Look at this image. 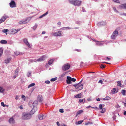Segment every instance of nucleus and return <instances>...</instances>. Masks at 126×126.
<instances>
[{"label": "nucleus", "mask_w": 126, "mask_h": 126, "mask_svg": "<svg viewBox=\"0 0 126 126\" xmlns=\"http://www.w3.org/2000/svg\"><path fill=\"white\" fill-rule=\"evenodd\" d=\"M69 3L75 6L79 7L81 4L82 1L78 0H69Z\"/></svg>", "instance_id": "nucleus-1"}, {"label": "nucleus", "mask_w": 126, "mask_h": 126, "mask_svg": "<svg viewBox=\"0 0 126 126\" xmlns=\"http://www.w3.org/2000/svg\"><path fill=\"white\" fill-rule=\"evenodd\" d=\"M31 114L27 113L24 112L22 114V118L23 119L27 120L30 119L31 118Z\"/></svg>", "instance_id": "nucleus-2"}, {"label": "nucleus", "mask_w": 126, "mask_h": 126, "mask_svg": "<svg viewBox=\"0 0 126 126\" xmlns=\"http://www.w3.org/2000/svg\"><path fill=\"white\" fill-rule=\"evenodd\" d=\"M70 65L69 63L64 64L62 67V70L63 71H66L70 68Z\"/></svg>", "instance_id": "nucleus-3"}, {"label": "nucleus", "mask_w": 126, "mask_h": 126, "mask_svg": "<svg viewBox=\"0 0 126 126\" xmlns=\"http://www.w3.org/2000/svg\"><path fill=\"white\" fill-rule=\"evenodd\" d=\"M118 34L117 31L115 30L113 32L112 35L111 36V38L113 39H115Z\"/></svg>", "instance_id": "nucleus-4"}, {"label": "nucleus", "mask_w": 126, "mask_h": 126, "mask_svg": "<svg viewBox=\"0 0 126 126\" xmlns=\"http://www.w3.org/2000/svg\"><path fill=\"white\" fill-rule=\"evenodd\" d=\"M46 59V56H43L42 57L37 60H34L33 61H31L32 62H36V61L39 62L44 60Z\"/></svg>", "instance_id": "nucleus-5"}, {"label": "nucleus", "mask_w": 126, "mask_h": 126, "mask_svg": "<svg viewBox=\"0 0 126 126\" xmlns=\"http://www.w3.org/2000/svg\"><path fill=\"white\" fill-rule=\"evenodd\" d=\"M53 35L55 36H62L61 32V31L54 32L53 33Z\"/></svg>", "instance_id": "nucleus-6"}, {"label": "nucleus", "mask_w": 126, "mask_h": 126, "mask_svg": "<svg viewBox=\"0 0 126 126\" xmlns=\"http://www.w3.org/2000/svg\"><path fill=\"white\" fill-rule=\"evenodd\" d=\"M23 41L24 43L26 46H28L29 48L30 47V45L29 42H28V40L27 38H25L23 39Z\"/></svg>", "instance_id": "nucleus-7"}, {"label": "nucleus", "mask_w": 126, "mask_h": 126, "mask_svg": "<svg viewBox=\"0 0 126 126\" xmlns=\"http://www.w3.org/2000/svg\"><path fill=\"white\" fill-rule=\"evenodd\" d=\"M105 42L104 41L100 42L99 41H97L96 43V45L98 46H102L103 45Z\"/></svg>", "instance_id": "nucleus-8"}, {"label": "nucleus", "mask_w": 126, "mask_h": 126, "mask_svg": "<svg viewBox=\"0 0 126 126\" xmlns=\"http://www.w3.org/2000/svg\"><path fill=\"white\" fill-rule=\"evenodd\" d=\"M10 7L11 8L14 7H16V3L14 0L11 1L9 3Z\"/></svg>", "instance_id": "nucleus-9"}, {"label": "nucleus", "mask_w": 126, "mask_h": 126, "mask_svg": "<svg viewBox=\"0 0 126 126\" xmlns=\"http://www.w3.org/2000/svg\"><path fill=\"white\" fill-rule=\"evenodd\" d=\"M119 6L120 9H126V3L120 5Z\"/></svg>", "instance_id": "nucleus-10"}, {"label": "nucleus", "mask_w": 126, "mask_h": 126, "mask_svg": "<svg viewBox=\"0 0 126 126\" xmlns=\"http://www.w3.org/2000/svg\"><path fill=\"white\" fill-rule=\"evenodd\" d=\"M27 19L25 20H22L19 21V24H25L27 23Z\"/></svg>", "instance_id": "nucleus-11"}, {"label": "nucleus", "mask_w": 126, "mask_h": 126, "mask_svg": "<svg viewBox=\"0 0 126 126\" xmlns=\"http://www.w3.org/2000/svg\"><path fill=\"white\" fill-rule=\"evenodd\" d=\"M71 77L69 76H67V77L66 82L67 83L70 84L71 82Z\"/></svg>", "instance_id": "nucleus-12"}, {"label": "nucleus", "mask_w": 126, "mask_h": 126, "mask_svg": "<svg viewBox=\"0 0 126 126\" xmlns=\"http://www.w3.org/2000/svg\"><path fill=\"white\" fill-rule=\"evenodd\" d=\"M82 80V79L81 81L78 84H75L74 85V86L75 87L76 89H77L81 85V83Z\"/></svg>", "instance_id": "nucleus-13"}, {"label": "nucleus", "mask_w": 126, "mask_h": 126, "mask_svg": "<svg viewBox=\"0 0 126 126\" xmlns=\"http://www.w3.org/2000/svg\"><path fill=\"white\" fill-rule=\"evenodd\" d=\"M6 18V15L5 14H4V16H3L0 19L2 20V21L4 22Z\"/></svg>", "instance_id": "nucleus-14"}, {"label": "nucleus", "mask_w": 126, "mask_h": 126, "mask_svg": "<svg viewBox=\"0 0 126 126\" xmlns=\"http://www.w3.org/2000/svg\"><path fill=\"white\" fill-rule=\"evenodd\" d=\"M6 18V15L5 14H4V16H3L0 19L2 20V21L4 22Z\"/></svg>", "instance_id": "nucleus-15"}, {"label": "nucleus", "mask_w": 126, "mask_h": 126, "mask_svg": "<svg viewBox=\"0 0 126 126\" xmlns=\"http://www.w3.org/2000/svg\"><path fill=\"white\" fill-rule=\"evenodd\" d=\"M6 18V15L5 14H4V16H3L0 19L2 20V21L4 22Z\"/></svg>", "instance_id": "nucleus-16"}, {"label": "nucleus", "mask_w": 126, "mask_h": 126, "mask_svg": "<svg viewBox=\"0 0 126 126\" xmlns=\"http://www.w3.org/2000/svg\"><path fill=\"white\" fill-rule=\"evenodd\" d=\"M6 18V15L5 14H4V16H3L0 19L2 20V21L4 22Z\"/></svg>", "instance_id": "nucleus-17"}, {"label": "nucleus", "mask_w": 126, "mask_h": 126, "mask_svg": "<svg viewBox=\"0 0 126 126\" xmlns=\"http://www.w3.org/2000/svg\"><path fill=\"white\" fill-rule=\"evenodd\" d=\"M46 116L43 115H39L38 116L39 119L40 120H42L43 119L46 118Z\"/></svg>", "instance_id": "nucleus-18"}, {"label": "nucleus", "mask_w": 126, "mask_h": 126, "mask_svg": "<svg viewBox=\"0 0 126 126\" xmlns=\"http://www.w3.org/2000/svg\"><path fill=\"white\" fill-rule=\"evenodd\" d=\"M38 103V102L37 101H35L33 103L32 106H33V109L35 108L37 106Z\"/></svg>", "instance_id": "nucleus-19"}, {"label": "nucleus", "mask_w": 126, "mask_h": 126, "mask_svg": "<svg viewBox=\"0 0 126 126\" xmlns=\"http://www.w3.org/2000/svg\"><path fill=\"white\" fill-rule=\"evenodd\" d=\"M83 111L82 110H78L77 112L76 116V117H77L78 115L81 114L83 112Z\"/></svg>", "instance_id": "nucleus-20"}, {"label": "nucleus", "mask_w": 126, "mask_h": 126, "mask_svg": "<svg viewBox=\"0 0 126 126\" xmlns=\"http://www.w3.org/2000/svg\"><path fill=\"white\" fill-rule=\"evenodd\" d=\"M106 22L104 21H102V22H99L98 23V26L100 25H104L106 24Z\"/></svg>", "instance_id": "nucleus-21"}, {"label": "nucleus", "mask_w": 126, "mask_h": 126, "mask_svg": "<svg viewBox=\"0 0 126 126\" xmlns=\"http://www.w3.org/2000/svg\"><path fill=\"white\" fill-rule=\"evenodd\" d=\"M55 60L54 59H51L49 60L48 61V63L49 65H51L53 63V62Z\"/></svg>", "instance_id": "nucleus-22"}, {"label": "nucleus", "mask_w": 126, "mask_h": 126, "mask_svg": "<svg viewBox=\"0 0 126 126\" xmlns=\"http://www.w3.org/2000/svg\"><path fill=\"white\" fill-rule=\"evenodd\" d=\"M9 122L10 124H13L14 122V119L13 118H10L9 119Z\"/></svg>", "instance_id": "nucleus-23"}, {"label": "nucleus", "mask_w": 126, "mask_h": 126, "mask_svg": "<svg viewBox=\"0 0 126 126\" xmlns=\"http://www.w3.org/2000/svg\"><path fill=\"white\" fill-rule=\"evenodd\" d=\"M48 14V12H47L43 14L42 15H41L39 17V18H41L43 17L46 16Z\"/></svg>", "instance_id": "nucleus-24"}, {"label": "nucleus", "mask_w": 126, "mask_h": 126, "mask_svg": "<svg viewBox=\"0 0 126 126\" xmlns=\"http://www.w3.org/2000/svg\"><path fill=\"white\" fill-rule=\"evenodd\" d=\"M42 97V96L40 95H39L38 96V99L39 100L40 102H41L42 101L43 99Z\"/></svg>", "instance_id": "nucleus-25"}, {"label": "nucleus", "mask_w": 126, "mask_h": 126, "mask_svg": "<svg viewBox=\"0 0 126 126\" xmlns=\"http://www.w3.org/2000/svg\"><path fill=\"white\" fill-rule=\"evenodd\" d=\"M11 60V58H8L6 60H5V63L6 64L8 63Z\"/></svg>", "instance_id": "nucleus-26"}, {"label": "nucleus", "mask_w": 126, "mask_h": 126, "mask_svg": "<svg viewBox=\"0 0 126 126\" xmlns=\"http://www.w3.org/2000/svg\"><path fill=\"white\" fill-rule=\"evenodd\" d=\"M81 96V93H79L76 94L75 96V97L78 98H80Z\"/></svg>", "instance_id": "nucleus-27"}, {"label": "nucleus", "mask_w": 126, "mask_h": 126, "mask_svg": "<svg viewBox=\"0 0 126 126\" xmlns=\"http://www.w3.org/2000/svg\"><path fill=\"white\" fill-rule=\"evenodd\" d=\"M0 43L2 44H5L7 43V41L5 40H2L0 41Z\"/></svg>", "instance_id": "nucleus-28"}, {"label": "nucleus", "mask_w": 126, "mask_h": 126, "mask_svg": "<svg viewBox=\"0 0 126 126\" xmlns=\"http://www.w3.org/2000/svg\"><path fill=\"white\" fill-rule=\"evenodd\" d=\"M110 98H111L110 97L108 96H106L105 98H103V100H108L109 99H110Z\"/></svg>", "instance_id": "nucleus-29"}, {"label": "nucleus", "mask_w": 126, "mask_h": 126, "mask_svg": "<svg viewBox=\"0 0 126 126\" xmlns=\"http://www.w3.org/2000/svg\"><path fill=\"white\" fill-rule=\"evenodd\" d=\"M11 32L12 34H14L16 33L17 32V31H16V30L13 29L11 31Z\"/></svg>", "instance_id": "nucleus-30"}, {"label": "nucleus", "mask_w": 126, "mask_h": 126, "mask_svg": "<svg viewBox=\"0 0 126 126\" xmlns=\"http://www.w3.org/2000/svg\"><path fill=\"white\" fill-rule=\"evenodd\" d=\"M34 109H32V110L30 111V114H31V115L34 114L35 112L34 110Z\"/></svg>", "instance_id": "nucleus-31"}, {"label": "nucleus", "mask_w": 126, "mask_h": 126, "mask_svg": "<svg viewBox=\"0 0 126 126\" xmlns=\"http://www.w3.org/2000/svg\"><path fill=\"white\" fill-rule=\"evenodd\" d=\"M35 85V84L34 83H32L30 84L29 85L28 88H29L30 87L33 86H34Z\"/></svg>", "instance_id": "nucleus-32"}, {"label": "nucleus", "mask_w": 126, "mask_h": 126, "mask_svg": "<svg viewBox=\"0 0 126 126\" xmlns=\"http://www.w3.org/2000/svg\"><path fill=\"white\" fill-rule=\"evenodd\" d=\"M126 92V90H123L121 91V93L123 95H125V93Z\"/></svg>", "instance_id": "nucleus-33"}, {"label": "nucleus", "mask_w": 126, "mask_h": 126, "mask_svg": "<svg viewBox=\"0 0 126 126\" xmlns=\"http://www.w3.org/2000/svg\"><path fill=\"white\" fill-rule=\"evenodd\" d=\"M57 79V77L52 78L50 79V81H54L56 80Z\"/></svg>", "instance_id": "nucleus-34"}, {"label": "nucleus", "mask_w": 126, "mask_h": 126, "mask_svg": "<svg viewBox=\"0 0 126 126\" xmlns=\"http://www.w3.org/2000/svg\"><path fill=\"white\" fill-rule=\"evenodd\" d=\"M83 122V121L82 120H80L78 122H76V123L77 125H79L81 124Z\"/></svg>", "instance_id": "nucleus-35"}, {"label": "nucleus", "mask_w": 126, "mask_h": 126, "mask_svg": "<svg viewBox=\"0 0 126 126\" xmlns=\"http://www.w3.org/2000/svg\"><path fill=\"white\" fill-rule=\"evenodd\" d=\"M83 88V85L82 84H81V85L77 89L79 90L82 89Z\"/></svg>", "instance_id": "nucleus-36"}, {"label": "nucleus", "mask_w": 126, "mask_h": 126, "mask_svg": "<svg viewBox=\"0 0 126 126\" xmlns=\"http://www.w3.org/2000/svg\"><path fill=\"white\" fill-rule=\"evenodd\" d=\"M106 111V109L105 108H103L102 110L101 111V112L102 113H104Z\"/></svg>", "instance_id": "nucleus-37"}, {"label": "nucleus", "mask_w": 126, "mask_h": 126, "mask_svg": "<svg viewBox=\"0 0 126 126\" xmlns=\"http://www.w3.org/2000/svg\"><path fill=\"white\" fill-rule=\"evenodd\" d=\"M66 72L63 73L62 74H61L60 76V78H63L65 76V74L66 73Z\"/></svg>", "instance_id": "nucleus-38"}, {"label": "nucleus", "mask_w": 126, "mask_h": 126, "mask_svg": "<svg viewBox=\"0 0 126 126\" xmlns=\"http://www.w3.org/2000/svg\"><path fill=\"white\" fill-rule=\"evenodd\" d=\"M4 89H3L2 87H0V93H3L4 91Z\"/></svg>", "instance_id": "nucleus-39"}, {"label": "nucleus", "mask_w": 126, "mask_h": 126, "mask_svg": "<svg viewBox=\"0 0 126 126\" xmlns=\"http://www.w3.org/2000/svg\"><path fill=\"white\" fill-rule=\"evenodd\" d=\"M9 31L8 30V29H5L2 30V31L3 33H6L7 32Z\"/></svg>", "instance_id": "nucleus-40"}, {"label": "nucleus", "mask_w": 126, "mask_h": 126, "mask_svg": "<svg viewBox=\"0 0 126 126\" xmlns=\"http://www.w3.org/2000/svg\"><path fill=\"white\" fill-rule=\"evenodd\" d=\"M37 24H35V25L33 27V29L34 30H35L36 28H37Z\"/></svg>", "instance_id": "nucleus-41"}, {"label": "nucleus", "mask_w": 126, "mask_h": 126, "mask_svg": "<svg viewBox=\"0 0 126 126\" xmlns=\"http://www.w3.org/2000/svg\"><path fill=\"white\" fill-rule=\"evenodd\" d=\"M3 53V50L2 48H0V57L1 56Z\"/></svg>", "instance_id": "nucleus-42"}, {"label": "nucleus", "mask_w": 126, "mask_h": 126, "mask_svg": "<svg viewBox=\"0 0 126 126\" xmlns=\"http://www.w3.org/2000/svg\"><path fill=\"white\" fill-rule=\"evenodd\" d=\"M61 22H59L57 24V25L59 27H61Z\"/></svg>", "instance_id": "nucleus-43"}, {"label": "nucleus", "mask_w": 126, "mask_h": 126, "mask_svg": "<svg viewBox=\"0 0 126 126\" xmlns=\"http://www.w3.org/2000/svg\"><path fill=\"white\" fill-rule=\"evenodd\" d=\"M117 83H118V86H119L120 87H121V81H118L117 82Z\"/></svg>", "instance_id": "nucleus-44"}, {"label": "nucleus", "mask_w": 126, "mask_h": 126, "mask_svg": "<svg viewBox=\"0 0 126 126\" xmlns=\"http://www.w3.org/2000/svg\"><path fill=\"white\" fill-rule=\"evenodd\" d=\"M71 81H72L74 82H75V81L76 80V79L73 78H72L71 77Z\"/></svg>", "instance_id": "nucleus-45"}, {"label": "nucleus", "mask_w": 126, "mask_h": 126, "mask_svg": "<svg viewBox=\"0 0 126 126\" xmlns=\"http://www.w3.org/2000/svg\"><path fill=\"white\" fill-rule=\"evenodd\" d=\"M103 107V105L101 104H100L99 106V107L100 110L102 109V108Z\"/></svg>", "instance_id": "nucleus-46"}, {"label": "nucleus", "mask_w": 126, "mask_h": 126, "mask_svg": "<svg viewBox=\"0 0 126 126\" xmlns=\"http://www.w3.org/2000/svg\"><path fill=\"white\" fill-rule=\"evenodd\" d=\"M114 2H116L117 3H120V2L119 0H112Z\"/></svg>", "instance_id": "nucleus-47"}, {"label": "nucleus", "mask_w": 126, "mask_h": 126, "mask_svg": "<svg viewBox=\"0 0 126 126\" xmlns=\"http://www.w3.org/2000/svg\"><path fill=\"white\" fill-rule=\"evenodd\" d=\"M73 28H71L69 27H65V30H68V29H73Z\"/></svg>", "instance_id": "nucleus-48"}, {"label": "nucleus", "mask_w": 126, "mask_h": 126, "mask_svg": "<svg viewBox=\"0 0 126 126\" xmlns=\"http://www.w3.org/2000/svg\"><path fill=\"white\" fill-rule=\"evenodd\" d=\"M18 73V69H16L15 70V74L16 75Z\"/></svg>", "instance_id": "nucleus-49"}, {"label": "nucleus", "mask_w": 126, "mask_h": 126, "mask_svg": "<svg viewBox=\"0 0 126 126\" xmlns=\"http://www.w3.org/2000/svg\"><path fill=\"white\" fill-rule=\"evenodd\" d=\"M15 54L16 55H18L19 54H20V53L18 52H15Z\"/></svg>", "instance_id": "nucleus-50"}, {"label": "nucleus", "mask_w": 126, "mask_h": 126, "mask_svg": "<svg viewBox=\"0 0 126 126\" xmlns=\"http://www.w3.org/2000/svg\"><path fill=\"white\" fill-rule=\"evenodd\" d=\"M45 83L47 84H49L50 83V82L48 80H47L45 81Z\"/></svg>", "instance_id": "nucleus-51"}, {"label": "nucleus", "mask_w": 126, "mask_h": 126, "mask_svg": "<svg viewBox=\"0 0 126 126\" xmlns=\"http://www.w3.org/2000/svg\"><path fill=\"white\" fill-rule=\"evenodd\" d=\"M31 75V73L30 72H28L27 74V76L28 77H30Z\"/></svg>", "instance_id": "nucleus-52"}, {"label": "nucleus", "mask_w": 126, "mask_h": 126, "mask_svg": "<svg viewBox=\"0 0 126 126\" xmlns=\"http://www.w3.org/2000/svg\"><path fill=\"white\" fill-rule=\"evenodd\" d=\"M120 15L121 16L123 15L126 16V13H120Z\"/></svg>", "instance_id": "nucleus-53"}, {"label": "nucleus", "mask_w": 126, "mask_h": 126, "mask_svg": "<svg viewBox=\"0 0 126 126\" xmlns=\"http://www.w3.org/2000/svg\"><path fill=\"white\" fill-rule=\"evenodd\" d=\"M105 66L103 64H101L100 65V67L101 68H105Z\"/></svg>", "instance_id": "nucleus-54"}, {"label": "nucleus", "mask_w": 126, "mask_h": 126, "mask_svg": "<svg viewBox=\"0 0 126 126\" xmlns=\"http://www.w3.org/2000/svg\"><path fill=\"white\" fill-rule=\"evenodd\" d=\"M117 92H115V89L114 88L113 89V91H112V93H115Z\"/></svg>", "instance_id": "nucleus-55"}, {"label": "nucleus", "mask_w": 126, "mask_h": 126, "mask_svg": "<svg viewBox=\"0 0 126 126\" xmlns=\"http://www.w3.org/2000/svg\"><path fill=\"white\" fill-rule=\"evenodd\" d=\"M33 103L30 102L29 103V105L30 107H32V105Z\"/></svg>", "instance_id": "nucleus-56"}, {"label": "nucleus", "mask_w": 126, "mask_h": 126, "mask_svg": "<svg viewBox=\"0 0 126 126\" xmlns=\"http://www.w3.org/2000/svg\"><path fill=\"white\" fill-rule=\"evenodd\" d=\"M82 11L83 12H85V10L84 8L83 7H82Z\"/></svg>", "instance_id": "nucleus-57"}, {"label": "nucleus", "mask_w": 126, "mask_h": 126, "mask_svg": "<svg viewBox=\"0 0 126 126\" xmlns=\"http://www.w3.org/2000/svg\"><path fill=\"white\" fill-rule=\"evenodd\" d=\"M1 105L2 106H3V107H4L5 106V105L4 104L3 102H1Z\"/></svg>", "instance_id": "nucleus-58"}, {"label": "nucleus", "mask_w": 126, "mask_h": 126, "mask_svg": "<svg viewBox=\"0 0 126 126\" xmlns=\"http://www.w3.org/2000/svg\"><path fill=\"white\" fill-rule=\"evenodd\" d=\"M79 102L80 103H82V102L83 103V100L82 99H79Z\"/></svg>", "instance_id": "nucleus-59"}, {"label": "nucleus", "mask_w": 126, "mask_h": 126, "mask_svg": "<svg viewBox=\"0 0 126 126\" xmlns=\"http://www.w3.org/2000/svg\"><path fill=\"white\" fill-rule=\"evenodd\" d=\"M59 111L61 113H63L64 112L63 110V109H60L59 110Z\"/></svg>", "instance_id": "nucleus-60"}, {"label": "nucleus", "mask_w": 126, "mask_h": 126, "mask_svg": "<svg viewBox=\"0 0 126 126\" xmlns=\"http://www.w3.org/2000/svg\"><path fill=\"white\" fill-rule=\"evenodd\" d=\"M75 50L78 52H80L81 51V50L80 49H75Z\"/></svg>", "instance_id": "nucleus-61"}, {"label": "nucleus", "mask_w": 126, "mask_h": 126, "mask_svg": "<svg viewBox=\"0 0 126 126\" xmlns=\"http://www.w3.org/2000/svg\"><path fill=\"white\" fill-rule=\"evenodd\" d=\"M19 98V96L18 95H16V98H15V99L16 100L18 99Z\"/></svg>", "instance_id": "nucleus-62"}, {"label": "nucleus", "mask_w": 126, "mask_h": 126, "mask_svg": "<svg viewBox=\"0 0 126 126\" xmlns=\"http://www.w3.org/2000/svg\"><path fill=\"white\" fill-rule=\"evenodd\" d=\"M49 64L48 63H47L46 65V68H48L49 66Z\"/></svg>", "instance_id": "nucleus-63"}, {"label": "nucleus", "mask_w": 126, "mask_h": 126, "mask_svg": "<svg viewBox=\"0 0 126 126\" xmlns=\"http://www.w3.org/2000/svg\"><path fill=\"white\" fill-rule=\"evenodd\" d=\"M59 126H67L63 124H61L60 125H59Z\"/></svg>", "instance_id": "nucleus-64"}]
</instances>
